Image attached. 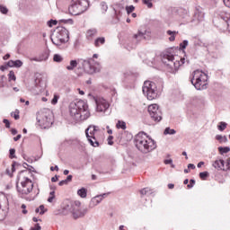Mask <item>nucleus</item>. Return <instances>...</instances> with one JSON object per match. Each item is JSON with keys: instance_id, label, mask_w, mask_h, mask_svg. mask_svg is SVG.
Instances as JSON below:
<instances>
[{"instance_id": "f257e3e1", "label": "nucleus", "mask_w": 230, "mask_h": 230, "mask_svg": "<svg viewBox=\"0 0 230 230\" xmlns=\"http://www.w3.org/2000/svg\"><path fill=\"white\" fill-rule=\"evenodd\" d=\"M68 112L74 121H85L91 117L89 104L84 100H75L70 102Z\"/></svg>"}, {"instance_id": "f03ea898", "label": "nucleus", "mask_w": 230, "mask_h": 230, "mask_svg": "<svg viewBox=\"0 0 230 230\" xmlns=\"http://www.w3.org/2000/svg\"><path fill=\"white\" fill-rule=\"evenodd\" d=\"M31 176V172L28 170L22 171L18 174L16 188L19 195H22V197L30 195V192L33 191V181L30 179Z\"/></svg>"}, {"instance_id": "7ed1b4c3", "label": "nucleus", "mask_w": 230, "mask_h": 230, "mask_svg": "<svg viewBox=\"0 0 230 230\" xmlns=\"http://www.w3.org/2000/svg\"><path fill=\"white\" fill-rule=\"evenodd\" d=\"M135 146L141 154H150L157 148V144L146 133L140 132L135 137Z\"/></svg>"}, {"instance_id": "20e7f679", "label": "nucleus", "mask_w": 230, "mask_h": 230, "mask_svg": "<svg viewBox=\"0 0 230 230\" xmlns=\"http://www.w3.org/2000/svg\"><path fill=\"white\" fill-rule=\"evenodd\" d=\"M162 60L166 66L169 73H172L173 75H175V73L179 71V68L182 66V64H184L186 59L181 58L173 55H165L164 56Z\"/></svg>"}, {"instance_id": "39448f33", "label": "nucleus", "mask_w": 230, "mask_h": 230, "mask_svg": "<svg viewBox=\"0 0 230 230\" xmlns=\"http://www.w3.org/2000/svg\"><path fill=\"white\" fill-rule=\"evenodd\" d=\"M82 203L80 201H66L63 207L65 215L72 213L74 218H82L85 212L82 210Z\"/></svg>"}, {"instance_id": "423d86ee", "label": "nucleus", "mask_w": 230, "mask_h": 230, "mask_svg": "<svg viewBox=\"0 0 230 230\" xmlns=\"http://www.w3.org/2000/svg\"><path fill=\"white\" fill-rule=\"evenodd\" d=\"M52 43L60 47L69 42V31L64 27H58L51 36Z\"/></svg>"}, {"instance_id": "0eeeda50", "label": "nucleus", "mask_w": 230, "mask_h": 230, "mask_svg": "<svg viewBox=\"0 0 230 230\" xmlns=\"http://www.w3.org/2000/svg\"><path fill=\"white\" fill-rule=\"evenodd\" d=\"M190 82L198 91H203L208 85V75L200 70L192 73Z\"/></svg>"}, {"instance_id": "6e6552de", "label": "nucleus", "mask_w": 230, "mask_h": 230, "mask_svg": "<svg viewBox=\"0 0 230 230\" xmlns=\"http://www.w3.org/2000/svg\"><path fill=\"white\" fill-rule=\"evenodd\" d=\"M53 112L48 109L38 112L37 120L41 128H48L53 125Z\"/></svg>"}, {"instance_id": "1a4fd4ad", "label": "nucleus", "mask_w": 230, "mask_h": 230, "mask_svg": "<svg viewBox=\"0 0 230 230\" xmlns=\"http://www.w3.org/2000/svg\"><path fill=\"white\" fill-rule=\"evenodd\" d=\"M89 8V1L87 0H72L68 12L71 15H82L84 12H87Z\"/></svg>"}, {"instance_id": "9d476101", "label": "nucleus", "mask_w": 230, "mask_h": 230, "mask_svg": "<svg viewBox=\"0 0 230 230\" xmlns=\"http://www.w3.org/2000/svg\"><path fill=\"white\" fill-rule=\"evenodd\" d=\"M142 91L146 96L147 100H155L159 96V90H157V84L151 81H146L144 83Z\"/></svg>"}, {"instance_id": "9b49d317", "label": "nucleus", "mask_w": 230, "mask_h": 230, "mask_svg": "<svg viewBox=\"0 0 230 230\" xmlns=\"http://www.w3.org/2000/svg\"><path fill=\"white\" fill-rule=\"evenodd\" d=\"M96 66H98V62L94 61L93 58L79 60V67H82L84 73L88 75H93L98 71Z\"/></svg>"}, {"instance_id": "f8f14e48", "label": "nucleus", "mask_w": 230, "mask_h": 230, "mask_svg": "<svg viewBox=\"0 0 230 230\" xmlns=\"http://www.w3.org/2000/svg\"><path fill=\"white\" fill-rule=\"evenodd\" d=\"M99 130L100 128L94 125H91L85 129L86 137L92 146H100V143L95 135Z\"/></svg>"}, {"instance_id": "ddd939ff", "label": "nucleus", "mask_w": 230, "mask_h": 230, "mask_svg": "<svg viewBox=\"0 0 230 230\" xmlns=\"http://www.w3.org/2000/svg\"><path fill=\"white\" fill-rule=\"evenodd\" d=\"M96 103L97 112H105L111 107V104L103 97H93Z\"/></svg>"}, {"instance_id": "4468645a", "label": "nucleus", "mask_w": 230, "mask_h": 230, "mask_svg": "<svg viewBox=\"0 0 230 230\" xmlns=\"http://www.w3.org/2000/svg\"><path fill=\"white\" fill-rule=\"evenodd\" d=\"M148 112L154 121H161L163 119L161 110L157 104L148 106Z\"/></svg>"}, {"instance_id": "2eb2a0df", "label": "nucleus", "mask_w": 230, "mask_h": 230, "mask_svg": "<svg viewBox=\"0 0 230 230\" xmlns=\"http://www.w3.org/2000/svg\"><path fill=\"white\" fill-rule=\"evenodd\" d=\"M1 204L8 205V198L4 193H0V220L6 218V212L1 208Z\"/></svg>"}, {"instance_id": "dca6fc26", "label": "nucleus", "mask_w": 230, "mask_h": 230, "mask_svg": "<svg viewBox=\"0 0 230 230\" xmlns=\"http://www.w3.org/2000/svg\"><path fill=\"white\" fill-rule=\"evenodd\" d=\"M215 21H224L230 28V13L227 12L219 11L217 13V17L215 19Z\"/></svg>"}, {"instance_id": "f3484780", "label": "nucleus", "mask_w": 230, "mask_h": 230, "mask_svg": "<svg viewBox=\"0 0 230 230\" xmlns=\"http://www.w3.org/2000/svg\"><path fill=\"white\" fill-rule=\"evenodd\" d=\"M212 166L216 170H223V172H226V162L222 159L217 158L212 163Z\"/></svg>"}, {"instance_id": "a211bd4d", "label": "nucleus", "mask_w": 230, "mask_h": 230, "mask_svg": "<svg viewBox=\"0 0 230 230\" xmlns=\"http://www.w3.org/2000/svg\"><path fill=\"white\" fill-rule=\"evenodd\" d=\"M8 67H22V61L17 59L15 61L13 60H9L7 62Z\"/></svg>"}, {"instance_id": "6ab92c4d", "label": "nucleus", "mask_w": 230, "mask_h": 230, "mask_svg": "<svg viewBox=\"0 0 230 230\" xmlns=\"http://www.w3.org/2000/svg\"><path fill=\"white\" fill-rule=\"evenodd\" d=\"M49 58V54L47 51H45L41 55H40L39 58H32V60H34V62H43V60H48Z\"/></svg>"}, {"instance_id": "aec40b11", "label": "nucleus", "mask_w": 230, "mask_h": 230, "mask_svg": "<svg viewBox=\"0 0 230 230\" xmlns=\"http://www.w3.org/2000/svg\"><path fill=\"white\" fill-rule=\"evenodd\" d=\"M100 202H102V199L97 195V196L92 198L90 204H89V208H96V206H98V204H100Z\"/></svg>"}, {"instance_id": "412c9836", "label": "nucleus", "mask_w": 230, "mask_h": 230, "mask_svg": "<svg viewBox=\"0 0 230 230\" xmlns=\"http://www.w3.org/2000/svg\"><path fill=\"white\" fill-rule=\"evenodd\" d=\"M145 35H146V31H138V32L135 34L134 38L137 40H143V39H145Z\"/></svg>"}, {"instance_id": "4be33fe9", "label": "nucleus", "mask_w": 230, "mask_h": 230, "mask_svg": "<svg viewBox=\"0 0 230 230\" xmlns=\"http://www.w3.org/2000/svg\"><path fill=\"white\" fill-rule=\"evenodd\" d=\"M98 31L96 29H90L86 32L87 39H93V37H96Z\"/></svg>"}, {"instance_id": "5701e85b", "label": "nucleus", "mask_w": 230, "mask_h": 230, "mask_svg": "<svg viewBox=\"0 0 230 230\" xmlns=\"http://www.w3.org/2000/svg\"><path fill=\"white\" fill-rule=\"evenodd\" d=\"M154 193V190L148 187L144 188L140 190V194L142 195V197H145V195H152Z\"/></svg>"}, {"instance_id": "b1692460", "label": "nucleus", "mask_w": 230, "mask_h": 230, "mask_svg": "<svg viewBox=\"0 0 230 230\" xmlns=\"http://www.w3.org/2000/svg\"><path fill=\"white\" fill-rule=\"evenodd\" d=\"M78 66L76 60H71L69 66H66L67 71H74V69Z\"/></svg>"}, {"instance_id": "393cba45", "label": "nucleus", "mask_w": 230, "mask_h": 230, "mask_svg": "<svg viewBox=\"0 0 230 230\" xmlns=\"http://www.w3.org/2000/svg\"><path fill=\"white\" fill-rule=\"evenodd\" d=\"M105 44V38L104 37H101V38H97L94 41V46L95 48H100V46Z\"/></svg>"}, {"instance_id": "a878e982", "label": "nucleus", "mask_w": 230, "mask_h": 230, "mask_svg": "<svg viewBox=\"0 0 230 230\" xmlns=\"http://www.w3.org/2000/svg\"><path fill=\"white\" fill-rule=\"evenodd\" d=\"M77 195L81 197V199H85L87 197V189L82 188L77 190Z\"/></svg>"}, {"instance_id": "bb28decb", "label": "nucleus", "mask_w": 230, "mask_h": 230, "mask_svg": "<svg viewBox=\"0 0 230 230\" xmlns=\"http://www.w3.org/2000/svg\"><path fill=\"white\" fill-rule=\"evenodd\" d=\"M116 127H117V128H121L122 130H126L127 123H125V121H123V120H119Z\"/></svg>"}, {"instance_id": "cd10ccee", "label": "nucleus", "mask_w": 230, "mask_h": 230, "mask_svg": "<svg viewBox=\"0 0 230 230\" xmlns=\"http://www.w3.org/2000/svg\"><path fill=\"white\" fill-rule=\"evenodd\" d=\"M216 139L217 141H219V143H227V137L226 136L217 135Z\"/></svg>"}, {"instance_id": "c85d7f7f", "label": "nucleus", "mask_w": 230, "mask_h": 230, "mask_svg": "<svg viewBox=\"0 0 230 230\" xmlns=\"http://www.w3.org/2000/svg\"><path fill=\"white\" fill-rule=\"evenodd\" d=\"M167 35H170V42H173V40H175V35H177V31H167Z\"/></svg>"}, {"instance_id": "c756f323", "label": "nucleus", "mask_w": 230, "mask_h": 230, "mask_svg": "<svg viewBox=\"0 0 230 230\" xmlns=\"http://www.w3.org/2000/svg\"><path fill=\"white\" fill-rule=\"evenodd\" d=\"M218 152L221 154V155H224V154H228V152H230V148L228 146H226V147L219 146Z\"/></svg>"}, {"instance_id": "7c9ffc66", "label": "nucleus", "mask_w": 230, "mask_h": 230, "mask_svg": "<svg viewBox=\"0 0 230 230\" xmlns=\"http://www.w3.org/2000/svg\"><path fill=\"white\" fill-rule=\"evenodd\" d=\"M164 134L166 136L169 134V136H173V134H177V131L175 129H172L170 128H166L164 131Z\"/></svg>"}, {"instance_id": "2f4dec72", "label": "nucleus", "mask_w": 230, "mask_h": 230, "mask_svg": "<svg viewBox=\"0 0 230 230\" xmlns=\"http://www.w3.org/2000/svg\"><path fill=\"white\" fill-rule=\"evenodd\" d=\"M54 62H62L64 60V58L60 54H55L53 58Z\"/></svg>"}, {"instance_id": "473e14b6", "label": "nucleus", "mask_w": 230, "mask_h": 230, "mask_svg": "<svg viewBox=\"0 0 230 230\" xmlns=\"http://www.w3.org/2000/svg\"><path fill=\"white\" fill-rule=\"evenodd\" d=\"M36 213H40V215H44L46 213V209L44 205H40L38 208H36Z\"/></svg>"}, {"instance_id": "72a5a7b5", "label": "nucleus", "mask_w": 230, "mask_h": 230, "mask_svg": "<svg viewBox=\"0 0 230 230\" xmlns=\"http://www.w3.org/2000/svg\"><path fill=\"white\" fill-rule=\"evenodd\" d=\"M58 100H60V96L55 93L53 99L51 100V104L57 105L58 103Z\"/></svg>"}, {"instance_id": "f704fd0d", "label": "nucleus", "mask_w": 230, "mask_h": 230, "mask_svg": "<svg viewBox=\"0 0 230 230\" xmlns=\"http://www.w3.org/2000/svg\"><path fill=\"white\" fill-rule=\"evenodd\" d=\"M47 24L49 28H53V26H57V24H58V22L57 20H49Z\"/></svg>"}, {"instance_id": "c9c22d12", "label": "nucleus", "mask_w": 230, "mask_h": 230, "mask_svg": "<svg viewBox=\"0 0 230 230\" xmlns=\"http://www.w3.org/2000/svg\"><path fill=\"white\" fill-rule=\"evenodd\" d=\"M142 3L147 6V8H153L154 4L152 3V0H142Z\"/></svg>"}, {"instance_id": "e433bc0d", "label": "nucleus", "mask_w": 230, "mask_h": 230, "mask_svg": "<svg viewBox=\"0 0 230 230\" xmlns=\"http://www.w3.org/2000/svg\"><path fill=\"white\" fill-rule=\"evenodd\" d=\"M134 10H136V7H134V5L126 6V12H127L128 15H130V13H132V12H134Z\"/></svg>"}, {"instance_id": "4c0bfd02", "label": "nucleus", "mask_w": 230, "mask_h": 230, "mask_svg": "<svg viewBox=\"0 0 230 230\" xmlns=\"http://www.w3.org/2000/svg\"><path fill=\"white\" fill-rule=\"evenodd\" d=\"M218 130H220L221 132H224L225 128H227V123L226 122H220V124L217 127Z\"/></svg>"}, {"instance_id": "58836bf2", "label": "nucleus", "mask_w": 230, "mask_h": 230, "mask_svg": "<svg viewBox=\"0 0 230 230\" xmlns=\"http://www.w3.org/2000/svg\"><path fill=\"white\" fill-rule=\"evenodd\" d=\"M0 12L1 13H4V15H6V13H8V8L3 4H0Z\"/></svg>"}, {"instance_id": "ea45409f", "label": "nucleus", "mask_w": 230, "mask_h": 230, "mask_svg": "<svg viewBox=\"0 0 230 230\" xmlns=\"http://www.w3.org/2000/svg\"><path fill=\"white\" fill-rule=\"evenodd\" d=\"M199 177L200 179H202V181H206V178L209 177V172H200Z\"/></svg>"}, {"instance_id": "a19ab883", "label": "nucleus", "mask_w": 230, "mask_h": 230, "mask_svg": "<svg viewBox=\"0 0 230 230\" xmlns=\"http://www.w3.org/2000/svg\"><path fill=\"white\" fill-rule=\"evenodd\" d=\"M53 200H55V190H52L50 193H49V197L48 199V202H53Z\"/></svg>"}, {"instance_id": "79ce46f5", "label": "nucleus", "mask_w": 230, "mask_h": 230, "mask_svg": "<svg viewBox=\"0 0 230 230\" xmlns=\"http://www.w3.org/2000/svg\"><path fill=\"white\" fill-rule=\"evenodd\" d=\"M227 170H230V158H227L225 162V172H227Z\"/></svg>"}, {"instance_id": "37998d69", "label": "nucleus", "mask_w": 230, "mask_h": 230, "mask_svg": "<svg viewBox=\"0 0 230 230\" xmlns=\"http://www.w3.org/2000/svg\"><path fill=\"white\" fill-rule=\"evenodd\" d=\"M101 7H102V10L103 12H107V10H108V8H109V6L107 5V4H106L105 2H102V3H101Z\"/></svg>"}, {"instance_id": "c03bdc74", "label": "nucleus", "mask_w": 230, "mask_h": 230, "mask_svg": "<svg viewBox=\"0 0 230 230\" xmlns=\"http://www.w3.org/2000/svg\"><path fill=\"white\" fill-rule=\"evenodd\" d=\"M180 48H181V49H186V48H188V40H183V42L180 44Z\"/></svg>"}, {"instance_id": "a18cd8bd", "label": "nucleus", "mask_w": 230, "mask_h": 230, "mask_svg": "<svg viewBox=\"0 0 230 230\" xmlns=\"http://www.w3.org/2000/svg\"><path fill=\"white\" fill-rule=\"evenodd\" d=\"M9 152H10V155H9L10 159H15V149H10Z\"/></svg>"}, {"instance_id": "49530a36", "label": "nucleus", "mask_w": 230, "mask_h": 230, "mask_svg": "<svg viewBox=\"0 0 230 230\" xmlns=\"http://www.w3.org/2000/svg\"><path fill=\"white\" fill-rule=\"evenodd\" d=\"M15 79H16L15 74L13 71H11L9 73V80H15Z\"/></svg>"}, {"instance_id": "de8ad7c7", "label": "nucleus", "mask_w": 230, "mask_h": 230, "mask_svg": "<svg viewBox=\"0 0 230 230\" xmlns=\"http://www.w3.org/2000/svg\"><path fill=\"white\" fill-rule=\"evenodd\" d=\"M109 193H103L97 195L101 200H103L106 197H108Z\"/></svg>"}, {"instance_id": "09e8293b", "label": "nucleus", "mask_w": 230, "mask_h": 230, "mask_svg": "<svg viewBox=\"0 0 230 230\" xmlns=\"http://www.w3.org/2000/svg\"><path fill=\"white\" fill-rule=\"evenodd\" d=\"M190 183L187 185V188H193V186H195V180H190Z\"/></svg>"}, {"instance_id": "8fccbe9b", "label": "nucleus", "mask_w": 230, "mask_h": 230, "mask_svg": "<svg viewBox=\"0 0 230 230\" xmlns=\"http://www.w3.org/2000/svg\"><path fill=\"white\" fill-rule=\"evenodd\" d=\"M15 166H19V164H17V163L14 162V163L12 164V169H11L12 173H13V172H15Z\"/></svg>"}, {"instance_id": "3c124183", "label": "nucleus", "mask_w": 230, "mask_h": 230, "mask_svg": "<svg viewBox=\"0 0 230 230\" xmlns=\"http://www.w3.org/2000/svg\"><path fill=\"white\" fill-rule=\"evenodd\" d=\"M223 3L226 8H230V0H223Z\"/></svg>"}, {"instance_id": "603ef678", "label": "nucleus", "mask_w": 230, "mask_h": 230, "mask_svg": "<svg viewBox=\"0 0 230 230\" xmlns=\"http://www.w3.org/2000/svg\"><path fill=\"white\" fill-rule=\"evenodd\" d=\"M4 123L5 127H6V128H10V120L4 119Z\"/></svg>"}, {"instance_id": "864d4df0", "label": "nucleus", "mask_w": 230, "mask_h": 230, "mask_svg": "<svg viewBox=\"0 0 230 230\" xmlns=\"http://www.w3.org/2000/svg\"><path fill=\"white\" fill-rule=\"evenodd\" d=\"M65 181H66L67 183L71 182L73 181V175H68Z\"/></svg>"}, {"instance_id": "5fc2aeb1", "label": "nucleus", "mask_w": 230, "mask_h": 230, "mask_svg": "<svg viewBox=\"0 0 230 230\" xmlns=\"http://www.w3.org/2000/svg\"><path fill=\"white\" fill-rule=\"evenodd\" d=\"M65 184H67V181L63 180V181H59L58 186H64Z\"/></svg>"}, {"instance_id": "6e6d98bb", "label": "nucleus", "mask_w": 230, "mask_h": 230, "mask_svg": "<svg viewBox=\"0 0 230 230\" xmlns=\"http://www.w3.org/2000/svg\"><path fill=\"white\" fill-rule=\"evenodd\" d=\"M57 181H58V176H54L51 178V182H57Z\"/></svg>"}, {"instance_id": "4d7b16f0", "label": "nucleus", "mask_w": 230, "mask_h": 230, "mask_svg": "<svg viewBox=\"0 0 230 230\" xmlns=\"http://www.w3.org/2000/svg\"><path fill=\"white\" fill-rule=\"evenodd\" d=\"M50 170H51V172H55V170H56V172H58V165H56L55 167H50Z\"/></svg>"}, {"instance_id": "13d9d810", "label": "nucleus", "mask_w": 230, "mask_h": 230, "mask_svg": "<svg viewBox=\"0 0 230 230\" xmlns=\"http://www.w3.org/2000/svg\"><path fill=\"white\" fill-rule=\"evenodd\" d=\"M172 163H173L172 159H168L164 161V164H172Z\"/></svg>"}, {"instance_id": "bf43d9fd", "label": "nucleus", "mask_w": 230, "mask_h": 230, "mask_svg": "<svg viewBox=\"0 0 230 230\" xmlns=\"http://www.w3.org/2000/svg\"><path fill=\"white\" fill-rule=\"evenodd\" d=\"M111 139H113V137H112V136H110V137H108V140H109L108 145H113V142H111Z\"/></svg>"}, {"instance_id": "052dcab7", "label": "nucleus", "mask_w": 230, "mask_h": 230, "mask_svg": "<svg viewBox=\"0 0 230 230\" xmlns=\"http://www.w3.org/2000/svg\"><path fill=\"white\" fill-rule=\"evenodd\" d=\"M204 20V13H200L199 17L198 18V21H203Z\"/></svg>"}, {"instance_id": "680f3d73", "label": "nucleus", "mask_w": 230, "mask_h": 230, "mask_svg": "<svg viewBox=\"0 0 230 230\" xmlns=\"http://www.w3.org/2000/svg\"><path fill=\"white\" fill-rule=\"evenodd\" d=\"M34 229L35 230H40V229H42V227L40 226V224H36Z\"/></svg>"}, {"instance_id": "e2e57ef3", "label": "nucleus", "mask_w": 230, "mask_h": 230, "mask_svg": "<svg viewBox=\"0 0 230 230\" xmlns=\"http://www.w3.org/2000/svg\"><path fill=\"white\" fill-rule=\"evenodd\" d=\"M188 168H191V170H195V164H189Z\"/></svg>"}, {"instance_id": "0e129e2a", "label": "nucleus", "mask_w": 230, "mask_h": 230, "mask_svg": "<svg viewBox=\"0 0 230 230\" xmlns=\"http://www.w3.org/2000/svg\"><path fill=\"white\" fill-rule=\"evenodd\" d=\"M77 91H78L79 94H81V96H84V94H85V93L83 90H81L80 88H78Z\"/></svg>"}, {"instance_id": "69168bd1", "label": "nucleus", "mask_w": 230, "mask_h": 230, "mask_svg": "<svg viewBox=\"0 0 230 230\" xmlns=\"http://www.w3.org/2000/svg\"><path fill=\"white\" fill-rule=\"evenodd\" d=\"M22 136L18 135L17 137H13V141H19V139H21Z\"/></svg>"}, {"instance_id": "338daca9", "label": "nucleus", "mask_w": 230, "mask_h": 230, "mask_svg": "<svg viewBox=\"0 0 230 230\" xmlns=\"http://www.w3.org/2000/svg\"><path fill=\"white\" fill-rule=\"evenodd\" d=\"M11 132H12L13 136H15V135L17 134V129L13 128V129L11 130Z\"/></svg>"}, {"instance_id": "774afa93", "label": "nucleus", "mask_w": 230, "mask_h": 230, "mask_svg": "<svg viewBox=\"0 0 230 230\" xmlns=\"http://www.w3.org/2000/svg\"><path fill=\"white\" fill-rule=\"evenodd\" d=\"M8 58H10V54L4 56V60H8Z\"/></svg>"}]
</instances>
